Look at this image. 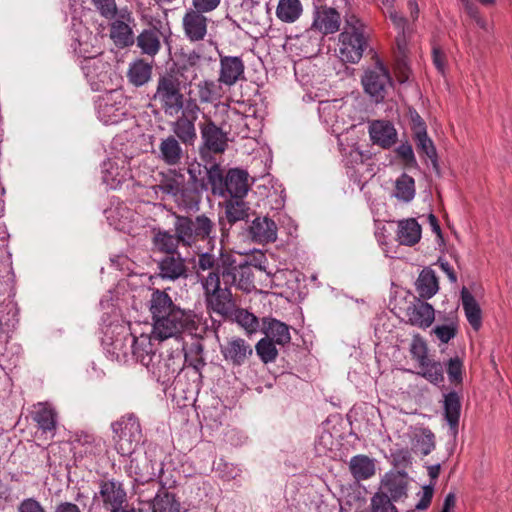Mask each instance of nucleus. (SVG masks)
Segmentation results:
<instances>
[{"label": "nucleus", "mask_w": 512, "mask_h": 512, "mask_svg": "<svg viewBox=\"0 0 512 512\" xmlns=\"http://www.w3.org/2000/svg\"><path fill=\"white\" fill-rule=\"evenodd\" d=\"M460 297L467 322L475 332H478L483 324V311L480 304L465 286L461 289Z\"/></svg>", "instance_id": "nucleus-29"}, {"label": "nucleus", "mask_w": 512, "mask_h": 512, "mask_svg": "<svg viewBox=\"0 0 512 512\" xmlns=\"http://www.w3.org/2000/svg\"><path fill=\"white\" fill-rule=\"evenodd\" d=\"M190 179L187 184H183L179 189L177 196L173 198L177 207L187 213L197 212L200 207L202 195L197 187V176L194 169H188Z\"/></svg>", "instance_id": "nucleus-18"}, {"label": "nucleus", "mask_w": 512, "mask_h": 512, "mask_svg": "<svg viewBox=\"0 0 512 512\" xmlns=\"http://www.w3.org/2000/svg\"><path fill=\"white\" fill-rule=\"evenodd\" d=\"M156 184L147 189L146 194L155 200L165 201L177 196L185 182L184 175L175 169L159 171L154 177Z\"/></svg>", "instance_id": "nucleus-13"}, {"label": "nucleus", "mask_w": 512, "mask_h": 512, "mask_svg": "<svg viewBox=\"0 0 512 512\" xmlns=\"http://www.w3.org/2000/svg\"><path fill=\"white\" fill-rule=\"evenodd\" d=\"M132 25H134L132 13L126 9L120 10L117 19L110 24V38L117 47L124 48L134 43Z\"/></svg>", "instance_id": "nucleus-16"}, {"label": "nucleus", "mask_w": 512, "mask_h": 512, "mask_svg": "<svg viewBox=\"0 0 512 512\" xmlns=\"http://www.w3.org/2000/svg\"><path fill=\"white\" fill-rule=\"evenodd\" d=\"M416 148L418 153L425 154L433 163V166L437 165V154L432 140L428 137L426 131L414 134Z\"/></svg>", "instance_id": "nucleus-48"}, {"label": "nucleus", "mask_w": 512, "mask_h": 512, "mask_svg": "<svg viewBox=\"0 0 512 512\" xmlns=\"http://www.w3.org/2000/svg\"><path fill=\"white\" fill-rule=\"evenodd\" d=\"M153 100L168 117L178 116L187 107L188 98L182 92L181 81L174 74L161 75L157 80Z\"/></svg>", "instance_id": "nucleus-3"}, {"label": "nucleus", "mask_w": 512, "mask_h": 512, "mask_svg": "<svg viewBox=\"0 0 512 512\" xmlns=\"http://www.w3.org/2000/svg\"><path fill=\"white\" fill-rule=\"evenodd\" d=\"M214 223L206 215L195 218L175 215L174 230L179 233V239L184 246L191 247L198 241L211 238Z\"/></svg>", "instance_id": "nucleus-6"}, {"label": "nucleus", "mask_w": 512, "mask_h": 512, "mask_svg": "<svg viewBox=\"0 0 512 512\" xmlns=\"http://www.w3.org/2000/svg\"><path fill=\"white\" fill-rule=\"evenodd\" d=\"M55 512H81L80 508L71 502H61L56 508Z\"/></svg>", "instance_id": "nucleus-64"}, {"label": "nucleus", "mask_w": 512, "mask_h": 512, "mask_svg": "<svg viewBox=\"0 0 512 512\" xmlns=\"http://www.w3.org/2000/svg\"><path fill=\"white\" fill-rule=\"evenodd\" d=\"M341 18L336 9L331 7H316L313 13V21L308 34L318 32L320 40L323 36L336 33L340 28Z\"/></svg>", "instance_id": "nucleus-19"}, {"label": "nucleus", "mask_w": 512, "mask_h": 512, "mask_svg": "<svg viewBox=\"0 0 512 512\" xmlns=\"http://www.w3.org/2000/svg\"><path fill=\"white\" fill-rule=\"evenodd\" d=\"M428 222H429L431 230L435 233V235L437 237L439 245L442 246L444 244V238H443V234H442L437 217L433 214H429Z\"/></svg>", "instance_id": "nucleus-59"}, {"label": "nucleus", "mask_w": 512, "mask_h": 512, "mask_svg": "<svg viewBox=\"0 0 512 512\" xmlns=\"http://www.w3.org/2000/svg\"><path fill=\"white\" fill-rule=\"evenodd\" d=\"M221 275L225 286H236L244 292L254 289L252 264L243 263L235 265L229 258L222 260Z\"/></svg>", "instance_id": "nucleus-14"}, {"label": "nucleus", "mask_w": 512, "mask_h": 512, "mask_svg": "<svg viewBox=\"0 0 512 512\" xmlns=\"http://www.w3.org/2000/svg\"><path fill=\"white\" fill-rule=\"evenodd\" d=\"M131 353L133 358L151 371L158 379L167 376V366L162 364L160 355L152 343V333L131 334Z\"/></svg>", "instance_id": "nucleus-7"}, {"label": "nucleus", "mask_w": 512, "mask_h": 512, "mask_svg": "<svg viewBox=\"0 0 512 512\" xmlns=\"http://www.w3.org/2000/svg\"><path fill=\"white\" fill-rule=\"evenodd\" d=\"M81 69L93 90L113 89V77H117V74L102 56L83 60Z\"/></svg>", "instance_id": "nucleus-10"}, {"label": "nucleus", "mask_w": 512, "mask_h": 512, "mask_svg": "<svg viewBox=\"0 0 512 512\" xmlns=\"http://www.w3.org/2000/svg\"><path fill=\"white\" fill-rule=\"evenodd\" d=\"M350 471L357 480H366L375 474V465L372 459L365 455H357L351 458Z\"/></svg>", "instance_id": "nucleus-42"}, {"label": "nucleus", "mask_w": 512, "mask_h": 512, "mask_svg": "<svg viewBox=\"0 0 512 512\" xmlns=\"http://www.w3.org/2000/svg\"><path fill=\"white\" fill-rule=\"evenodd\" d=\"M152 319L151 333L154 339L164 341L178 339L182 334L197 335L200 318L192 311L175 304L170 295L159 289H152L147 302Z\"/></svg>", "instance_id": "nucleus-1"}, {"label": "nucleus", "mask_w": 512, "mask_h": 512, "mask_svg": "<svg viewBox=\"0 0 512 512\" xmlns=\"http://www.w3.org/2000/svg\"><path fill=\"white\" fill-rule=\"evenodd\" d=\"M201 137L204 145L214 153H222L227 147V135L221 128L208 119L200 124Z\"/></svg>", "instance_id": "nucleus-28"}, {"label": "nucleus", "mask_w": 512, "mask_h": 512, "mask_svg": "<svg viewBox=\"0 0 512 512\" xmlns=\"http://www.w3.org/2000/svg\"><path fill=\"white\" fill-rule=\"evenodd\" d=\"M434 493V487L432 484L424 485L420 492L417 493V502L415 504V509L417 510H425L429 507L432 497Z\"/></svg>", "instance_id": "nucleus-54"}, {"label": "nucleus", "mask_w": 512, "mask_h": 512, "mask_svg": "<svg viewBox=\"0 0 512 512\" xmlns=\"http://www.w3.org/2000/svg\"><path fill=\"white\" fill-rule=\"evenodd\" d=\"M368 132L373 144L387 149L396 143L397 132L393 124L386 120H373L369 123Z\"/></svg>", "instance_id": "nucleus-27"}, {"label": "nucleus", "mask_w": 512, "mask_h": 512, "mask_svg": "<svg viewBox=\"0 0 512 512\" xmlns=\"http://www.w3.org/2000/svg\"><path fill=\"white\" fill-rule=\"evenodd\" d=\"M421 225L414 218L400 220L397 225L396 239L401 245L414 246L421 239Z\"/></svg>", "instance_id": "nucleus-33"}, {"label": "nucleus", "mask_w": 512, "mask_h": 512, "mask_svg": "<svg viewBox=\"0 0 512 512\" xmlns=\"http://www.w3.org/2000/svg\"><path fill=\"white\" fill-rule=\"evenodd\" d=\"M103 181L110 189H117L129 177L128 169L117 161L108 160L103 163Z\"/></svg>", "instance_id": "nucleus-37"}, {"label": "nucleus", "mask_w": 512, "mask_h": 512, "mask_svg": "<svg viewBox=\"0 0 512 512\" xmlns=\"http://www.w3.org/2000/svg\"><path fill=\"white\" fill-rule=\"evenodd\" d=\"M203 345L200 341L196 340L194 343H192L189 353L193 356H195V361L200 363L201 365H204V360L202 358L203 354Z\"/></svg>", "instance_id": "nucleus-63"}, {"label": "nucleus", "mask_w": 512, "mask_h": 512, "mask_svg": "<svg viewBox=\"0 0 512 512\" xmlns=\"http://www.w3.org/2000/svg\"><path fill=\"white\" fill-rule=\"evenodd\" d=\"M338 57L343 62L357 63L362 58L367 46L362 23L352 18L347 21L346 27L339 35Z\"/></svg>", "instance_id": "nucleus-5"}, {"label": "nucleus", "mask_w": 512, "mask_h": 512, "mask_svg": "<svg viewBox=\"0 0 512 512\" xmlns=\"http://www.w3.org/2000/svg\"><path fill=\"white\" fill-rule=\"evenodd\" d=\"M75 34L77 36L73 35L72 47L79 56L84 58L83 60L101 56L100 48L95 44L98 41L97 36L93 35L88 28L80 24Z\"/></svg>", "instance_id": "nucleus-25"}, {"label": "nucleus", "mask_w": 512, "mask_h": 512, "mask_svg": "<svg viewBox=\"0 0 512 512\" xmlns=\"http://www.w3.org/2000/svg\"><path fill=\"white\" fill-rule=\"evenodd\" d=\"M225 216L229 224L244 221L249 217L250 206L242 198H232L225 201Z\"/></svg>", "instance_id": "nucleus-41"}, {"label": "nucleus", "mask_w": 512, "mask_h": 512, "mask_svg": "<svg viewBox=\"0 0 512 512\" xmlns=\"http://www.w3.org/2000/svg\"><path fill=\"white\" fill-rule=\"evenodd\" d=\"M393 0H382L383 5L386 7L385 13L393 23L398 34L396 37V45L401 55H405L407 49L408 38L410 37L413 26L412 24L400 15L392 6Z\"/></svg>", "instance_id": "nucleus-24"}, {"label": "nucleus", "mask_w": 512, "mask_h": 512, "mask_svg": "<svg viewBox=\"0 0 512 512\" xmlns=\"http://www.w3.org/2000/svg\"><path fill=\"white\" fill-rule=\"evenodd\" d=\"M152 74V66L143 59H139L130 64L128 70L129 81L139 87L146 84Z\"/></svg>", "instance_id": "nucleus-43"}, {"label": "nucleus", "mask_w": 512, "mask_h": 512, "mask_svg": "<svg viewBox=\"0 0 512 512\" xmlns=\"http://www.w3.org/2000/svg\"><path fill=\"white\" fill-rule=\"evenodd\" d=\"M221 0H192V9L201 13H209L219 7Z\"/></svg>", "instance_id": "nucleus-57"}, {"label": "nucleus", "mask_w": 512, "mask_h": 512, "mask_svg": "<svg viewBox=\"0 0 512 512\" xmlns=\"http://www.w3.org/2000/svg\"><path fill=\"white\" fill-rule=\"evenodd\" d=\"M406 317L411 325L426 328L434 320V309L430 304L415 298L406 309Z\"/></svg>", "instance_id": "nucleus-30"}, {"label": "nucleus", "mask_w": 512, "mask_h": 512, "mask_svg": "<svg viewBox=\"0 0 512 512\" xmlns=\"http://www.w3.org/2000/svg\"><path fill=\"white\" fill-rule=\"evenodd\" d=\"M94 499L101 502L104 509L111 512L113 509L126 505L127 494L121 482L107 480L100 482L99 492L95 494Z\"/></svg>", "instance_id": "nucleus-17"}, {"label": "nucleus", "mask_w": 512, "mask_h": 512, "mask_svg": "<svg viewBox=\"0 0 512 512\" xmlns=\"http://www.w3.org/2000/svg\"><path fill=\"white\" fill-rule=\"evenodd\" d=\"M421 374L432 383L443 382V369L440 363H430V361L421 367Z\"/></svg>", "instance_id": "nucleus-52"}, {"label": "nucleus", "mask_w": 512, "mask_h": 512, "mask_svg": "<svg viewBox=\"0 0 512 512\" xmlns=\"http://www.w3.org/2000/svg\"><path fill=\"white\" fill-rule=\"evenodd\" d=\"M184 35L191 42L204 40L208 30V18L199 11L189 8L182 18Z\"/></svg>", "instance_id": "nucleus-21"}, {"label": "nucleus", "mask_w": 512, "mask_h": 512, "mask_svg": "<svg viewBox=\"0 0 512 512\" xmlns=\"http://www.w3.org/2000/svg\"><path fill=\"white\" fill-rule=\"evenodd\" d=\"M415 288L419 296L423 299H429L434 296L439 289L435 272L431 268H424L415 282Z\"/></svg>", "instance_id": "nucleus-38"}, {"label": "nucleus", "mask_w": 512, "mask_h": 512, "mask_svg": "<svg viewBox=\"0 0 512 512\" xmlns=\"http://www.w3.org/2000/svg\"><path fill=\"white\" fill-rule=\"evenodd\" d=\"M19 512H45V510L38 501L28 498L20 503Z\"/></svg>", "instance_id": "nucleus-58"}, {"label": "nucleus", "mask_w": 512, "mask_h": 512, "mask_svg": "<svg viewBox=\"0 0 512 512\" xmlns=\"http://www.w3.org/2000/svg\"><path fill=\"white\" fill-rule=\"evenodd\" d=\"M394 196L403 202H410L415 196L414 179L403 173L395 181Z\"/></svg>", "instance_id": "nucleus-46"}, {"label": "nucleus", "mask_w": 512, "mask_h": 512, "mask_svg": "<svg viewBox=\"0 0 512 512\" xmlns=\"http://www.w3.org/2000/svg\"><path fill=\"white\" fill-rule=\"evenodd\" d=\"M262 331L266 338L281 346L288 344L291 340L289 326L274 318H263Z\"/></svg>", "instance_id": "nucleus-35"}, {"label": "nucleus", "mask_w": 512, "mask_h": 512, "mask_svg": "<svg viewBox=\"0 0 512 512\" xmlns=\"http://www.w3.org/2000/svg\"><path fill=\"white\" fill-rule=\"evenodd\" d=\"M196 267L198 269L197 276L200 279L202 276L200 275L199 271H207L209 272L214 271L221 274L222 265H218L217 259L214 254L212 253H201L199 254L198 261L196 264Z\"/></svg>", "instance_id": "nucleus-50"}, {"label": "nucleus", "mask_w": 512, "mask_h": 512, "mask_svg": "<svg viewBox=\"0 0 512 512\" xmlns=\"http://www.w3.org/2000/svg\"><path fill=\"white\" fill-rule=\"evenodd\" d=\"M159 276L162 279L177 280L187 276L184 259L180 256L169 255L159 262Z\"/></svg>", "instance_id": "nucleus-36"}, {"label": "nucleus", "mask_w": 512, "mask_h": 512, "mask_svg": "<svg viewBox=\"0 0 512 512\" xmlns=\"http://www.w3.org/2000/svg\"><path fill=\"white\" fill-rule=\"evenodd\" d=\"M220 351L225 361L233 366L243 365L253 354V349L249 343L240 337H230L220 346Z\"/></svg>", "instance_id": "nucleus-22"}, {"label": "nucleus", "mask_w": 512, "mask_h": 512, "mask_svg": "<svg viewBox=\"0 0 512 512\" xmlns=\"http://www.w3.org/2000/svg\"><path fill=\"white\" fill-rule=\"evenodd\" d=\"M232 317L248 335L255 334L260 328L259 319L246 309L235 308Z\"/></svg>", "instance_id": "nucleus-44"}, {"label": "nucleus", "mask_w": 512, "mask_h": 512, "mask_svg": "<svg viewBox=\"0 0 512 512\" xmlns=\"http://www.w3.org/2000/svg\"><path fill=\"white\" fill-rule=\"evenodd\" d=\"M204 290L206 308L223 318L232 317L236 308L231 290L228 286L221 288L219 273L211 271L200 278Z\"/></svg>", "instance_id": "nucleus-4"}, {"label": "nucleus", "mask_w": 512, "mask_h": 512, "mask_svg": "<svg viewBox=\"0 0 512 512\" xmlns=\"http://www.w3.org/2000/svg\"><path fill=\"white\" fill-rule=\"evenodd\" d=\"M343 156L346 159L347 165L355 166L357 164H362L365 159H368V155L363 153L358 147L351 146L348 150L343 149Z\"/></svg>", "instance_id": "nucleus-55"}, {"label": "nucleus", "mask_w": 512, "mask_h": 512, "mask_svg": "<svg viewBox=\"0 0 512 512\" xmlns=\"http://www.w3.org/2000/svg\"><path fill=\"white\" fill-rule=\"evenodd\" d=\"M416 448L422 455H428L434 448V443L432 441V437L427 435L421 441L418 440L417 444H416Z\"/></svg>", "instance_id": "nucleus-60"}, {"label": "nucleus", "mask_w": 512, "mask_h": 512, "mask_svg": "<svg viewBox=\"0 0 512 512\" xmlns=\"http://www.w3.org/2000/svg\"><path fill=\"white\" fill-rule=\"evenodd\" d=\"M303 13L300 0H279L276 7V17L284 23L296 22Z\"/></svg>", "instance_id": "nucleus-40"}, {"label": "nucleus", "mask_w": 512, "mask_h": 512, "mask_svg": "<svg viewBox=\"0 0 512 512\" xmlns=\"http://www.w3.org/2000/svg\"><path fill=\"white\" fill-rule=\"evenodd\" d=\"M125 105L122 93L110 89L98 103V118L106 125L119 123L126 115Z\"/></svg>", "instance_id": "nucleus-15"}, {"label": "nucleus", "mask_w": 512, "mask_h": 512, "mask_svg": "<svg viewBox=\"0 0 512 512\" xmlns=\"http://www.w3.org/2000/svg\"><path fill=\"white\" fill-rule=\"evenodd\" d=\"M397 152L399 156L405 160L406 162H410L414 160V153L412 146L410 144H401L397 148Z\"/></svg>", "instance_id": "nucleus-62"}, {"label": "nucleus", "mask_w": 512, "mask_h": 512, "mask_svg": "<svg viewBox=\"0 0 512 512\" xmlns=\"http://www.w3.org/2000/svg\"><path fill=\"white\" fill-rule=\"evenodd\" d=\"M411 121H412V130L413 134L421 133L422 131H426V125L419 114L414 111L411 112Z\"/></svg>", "instance_id": "nucleus-61"}, {"label": "nucleus", "mask_w": 512, "mask_h": 512, "mask_svg": "<svg viewBox=\"0 0 512 512\" xmlns=\"http://www.w3.org/2000/svg\"><path fill=\"white\" fill-rule=\"evenodd\" d=\"M33 420L42 433H50L53 437L57 425V414L48 403H38L33 412Z\"/></svg>", "instance_id": "nucleus-34"}, {"label": "nucleus", "mask_w": 512, "mask_h": 512, "mask_svg": "<svg viewBox=\"0 0 512 512\" xmlns=\"http://www.w3.org/2000/svg\"><path fill=\"white\" fill-rule=\"evenodd\" d=\"M207 179L211 185L212 193L219 196L230 195L232 198H243L247 195L251 183L247 171L239 168L229 169L223 175L218 164L207 169Z\"/></svg>", "instance_id": "nucleus-2"}, {"label": "nucleus", "mask_w": 512, "mask_h": 512, "mask_svg": "<svg viewBox=\"0 0 512 512\" xmlns=\"http://www.w3.org/2000/svg\"><path fill=\"white\" fill-rule=\"evenodd\" d=\"M155 247L167 254L173 255L181 240L179 239V233L171 234L167 231H159L153 239Z\"/></svg>", "instance_id": "nucleus-45"}, {"label": "nucleus", "mask_w": 512, "mask_h": 512, "mask_svg": "<svg viewBox=\"0 0 512 512\" xmlns=\"http://www.w3.org/2000/svg\"><path fill=\"white\" fill-rule=\"evenodd\" d=\"M276 344L277 343L266 337L260 339L257 342L255 346L256 353L265 364L274 362L276 360L278 356Z\"/></svg>", "instance_id": "nucleus-47"}, {"label": "nucleus", "mask_w": 512, "mask_h": 512, "mask_svg": "<svg viewBox=\"0 0 512 512\" xmlns=\"http://www.w3.org/2000/svg\"><path fill=\"white\" fill-rule=\"evenodd\" d=\"M277 231L276 223L267 216L256 217L248 229L250 238L258 244L275 242L277 240Z\"/></svg>", "instance_id": "nucleus-26"}, {"label": "nucleus", "mask_w": 512, "mask_h": 512, "mask_svg": "<svg viewBox=\"0 0 512 512\" xmlns=\"http://www.w3.org/2000/svg\"><path fill=\"white\" fill-rule=\"evenodd\" d=\"M244 73L245 65L241 57L220 55L218 78L226 88H231L239 80L244 79Z\"/></svg>", "instance_id": "nucleus-23"}, {"label": "nucleus", "mask_w": 512, "mask_h": 512, "mask_svg": "<svg viewBox=\"0 0 512 512\" xmlns=\"http://www.w3.org/2000/svg\"><path fill=\"white\" fill-rule=\"evenodd\" d=\"M101 16L113 19L119 12L115 0H92Z\"/></svg>", "instance_id": "nucleus-53"}, {"label": "nucleus", "mask_w": 512, "mask_h": 512, "mask_svg": "<svg viewBox=\"0 0 512 512\" xmlns=\"http://www.w3.org/2000/svg\"><path fill=\"white\" fill-rule=\"evenodd\" d=\"M179 141L173 135L161 139L158 158L169 166L180 164L183 158V149Z\"/></svg>", "instance_id": "nucleus-31"}, {"label": "nucleus", "mask_w": 512, "mask_h": 512, "mask_svg": "<svg viewBox=\"0 0 512 512\" xmlns=\"http://www.w3.org/2000/svg\"><path fill=\"white\" fill-rule=\"evenodd\" d=\"M200 111L196 99L188 98L187 107L180 110L181 115L171 124L175 137L185 145H193L197 139L195 122Z\"/></svg>", "instance_id": "nucleus-12"}, {"label": "nucleus", "mask_w": 512, "mask_h": 512, "mask_svg": "<svg viewBox=\"0 0 512 512\" xmlns=\"http://www.w3.org/2000/svg\"><path fill=\"white\" fill-rule=\"evenodd\" d=\"M410 352L413 358L419 363L420 367L429 362L426 343L421 338H413L410 345Z\"/></svg>", "instance_id": "nucleus-51"}, {"label": "nucleus", "mask_w": 512, "mask_h": 512, "mask_svg": "<svg viewBox=\"0 0 512 512\" xmlns=\"http://www.w3.org/2000/svg\"><path fill=\"white\" fill-rule=\"evenodd\" d=\"M409 478L407 473L391 471L384 475L378 492L387 493L393 502L403 501L408 496Z\"/></svg>", "instance_id": "nucleus-20"}, {"label": "nucleus", "mask_w": 512, "mask_h": 512, "mask_svg": "<svg viewBox=\"0 0 512 512\" xmlns=\"http://www.w3.org/2000/svg\"><path fill=\"white\" fill-rule=\"evenodd\" d=\"M153 512H179V507L172 498L165 496L155 500Z\"/></svg>", "instance_id": "nucleus-56"}, {"label": "nucleus", "mask_w": 512, "mask_h": 512, "mask_svg": "<svg viewBox=\"0 0 512 512\" xmlns=\"http://www.w3.org/2000/svg\"><path fill=\"white\" fill-rule=\"evenodd\" d=\"M160 35V31L157 29H145L137 36V46L142 54L153 58L160 51Z\"/></svg>", "instance_id": "nucleus-39"}, {"label": "nucleus", "mask_w": 512, "mask_h": 512, "mask_svg": "<svg viewBox=\"0 0 512 512\" xmlns=\"http://www.w3.org/2000/svg\"><path fill=\"white\" fill-rule=\"evenodd\" d=\"M199 101L204 104H211L220 101L226 93L224 83L217 80L204 79L197 83Z\"/></svg>", "instance_id": "nucleus-32"}, {"label": "nucleus", "mask_w": 512, "mask_h": 512, "mask_svg": "<svg viewBox=\"0 0 512 512\" xmlns=\"http://www.w3.org/2000/svg\"><path fill=\"white\" fill-rule=\"evenodd\" d=\"M372 512H398L387 493L376 492L371 498Z\"/></svg>", "instance_id": "nucleus-49"}, {"label": "nucleus", "mask_w": 512, "mask_h": 512, "mask_svg": "<svg viewBox=\"0 0 512 512\" xmlns=\"http://www.w3.org/2000/svg\"><path fill=\"white\" fill-rule=\"evenodd\" d=\"M462 356L450 358V433L456 437L461 413V400L463 398L462 384L466 375Z\"/></svg>", "instance_id": "nucleus-8"}, {"label": "nucleus", "mask_w": 512, "mask_h": 512, "mask_svg": "<svg viewBox=\"0 0 512 512\" xmlns=\"http://www.w3.org/2000/svg\"><path fill=\"white\" fill-rule=\"evenodd\" d=\"M361 82L364 91L376 103L384 100L387 90L392 86L389 71L380 60H377L373 67L365 70Z\"/></svg>", "instance_id": "nucleus-11"}, {"label": "nucleus", "mask_w": 512, "mask_h": 512, "mask_svg": "<svg viewBox=\"0 0 512 512\" xmlns=\"http://www.w3.org/2000/svg\"><path fill=\"white\" fill-rule=\"evenodd\" d=\"M117 436L116 449L122 456L131 455L142 441V430L137 417L132 414L121 417L112 424Z\"/></svg>", "instance_id": "nucleus-9"}]
</instances>
